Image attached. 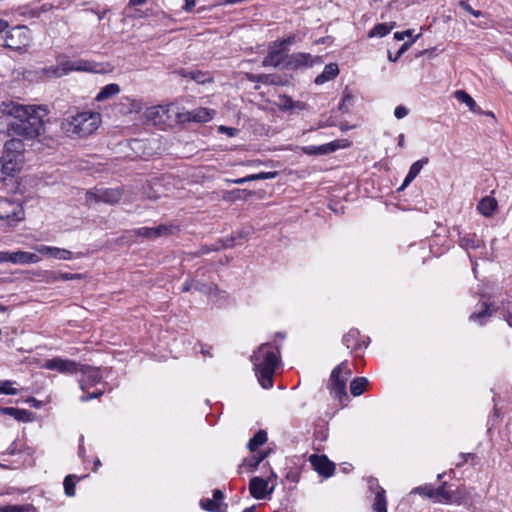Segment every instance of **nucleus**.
I'll return each mask as SVG.
<instances>
[{"mask_svg": "<svg viewBox=\"0 0 512 512\" xmlns=\"http://www.w3.org/2000/svg\"><path fill=\"white\" fill-rule=\"evenodd\" d=\"M49 111L43 105H23L14 101L0 104V136L34 140L45 132L44 118Z\"/></svg>", "mask_w": 512, "mask_h": 512, "instance_id": "f257e3e1", "label": "nucleus"}, {"mask_svg": "<svg viewBox=\"0 0 512 512\" xmlns=\"http://www.w3.org/2000/svg\"><path fill=\"white\" fill-rule=\"evenodd\" d=\"M278 347L271 343L261 344L251 356L255 374L264 389L273 387V376L279 364Z\"/></svg>", "mask_w": 512, "mask_h": 512, "instance_id": "f03ea898", "label": "nucleus"}, {"mask_svg": "<svg viewBox=\"0 0 512 512\" xmlns=\"http://www.w3.org/2000/svg\"><path fill=\"white\" fill-rule=\"evenodd\" d=\"M101 123L98 112L84 111L65 117L60 124L61 130L72 137H86L96 131Z\"/></svg>", "mask_w": 512, "mask_h": 512, "instance_id": "7ed1b4c3", "label": "nucleus"}, {"mask_svg": "<svg viewBox=\"0 0 512 512\" xmlns=\"http://www.w3.org/2000/svg\"><path fill=\"white\" fill-rule=\"evenodd\" d=\"M25 144L22 139L12 137L5 141L0 158L2 173L14 176L21 170L24 162Z\"/></svg>", "mask_w": 512, "mask_h": 512, "instance_id": "20e7f679", "label": "nucleus"}, {"mask_svg": "<svg viewBox=\"0 0 512 512\" xmlns=\"http://www.w3.org/2000/svg\"><path fill=\"white\" fill-rule=\"evenodd\" d=\"M180 114V107L173 103L153 106L146 111V117L161 129L181 124Z\"/></svg>", "mask_w": 512, "mask_h": 512, "instance_id": "39448f33", "label": "nucleus"}, {"mask_svg": "<svg viewBox=\"0 0 512 512\" xmlns=\"http://www.w3.org/2000/svg\"><path fill=\"white\" fill-rule=\"evenodd\" d=\"M347 361L341 362L336 366L330 375L328 389L333 398L337 399L342 406L346 405L348 395L346 392V383L350 378L352 372L347 367Z\"/></svg>", "mask_w": 512, "mask_h": 512, "instance_id": "423d86ee", "label": "nucleus"}, {"mask_svg": "<svg viewBox=\"0 0 512 512\" xmlns=\"http://www.w3.org/2000/svg\"><path fill=\"white\" fill-rule=\"evenodd\" d=\"M31 42V31L26 26H15L0 36V46L18 52H25Z\"/></svg>", "mask_w": 512, "mask_h": 512, "instance_id": "0eeeda50", "label": "nucleus"}, {"mask_svg": "<svg viewBox=\"0 0 512 512\" xmlns=\"http://www.w3.org/2000/svg\"><path fill=\"white\" fill-rule=\"evenodd\" d=\"M446 486L447 482H443L436 488L434 502L456 505H462L466 502V495L462 489L458 488L455 491H451L447 490Z\"/></svg>", "mask_w": 512, "mask_h": 512, "instance_id": "6e6552de", "label": "nucleus"}, {"mask_svg": "<svg viewBox=\"0 0 512 512\" xmlns=\"http://www.w3.org/2000/svg\"><path fill=\"white\" fill-rule=\"evenodd\" d=\"M177 231L178 227L175 225L161 224L157 227H140L137 229H133L130 231V233L134 236H140L147 238L149 240H155L162 236L172 235Z\"/></svg>", "mask_w": 512, "mask_h": 512, "instance_id": "1a4fd4ad", "label": "nucleus"}, {"mask_svg": "<svg viewBox=\"0 0 512 512\" xmlns=\"http://www.w3.org/2000/svg\"><path fill=\"white\" fill-rule=\"evenodd\" d=\"M80 365V363H77L70 359L54 357L52 359L45 361L42 367L47 370L58 371L59 373L62 374L73 375L79 372Z\"/></svg>", "mask_w": 512, "mask_h": 512, "instance_id": "9d476101", "label": "nucleus"}, {"mask_svg": "<svg viewBox=\"0 0 512 512\" xmlns=\"http://www.w3.org/2000/svg\"><path fill=\"white\" fill-rule=\"evenodd\" d=\"M41 258L34 253L25 251H0V263L10 262L13 264H31L38 263Z\"/></svg>", "mask_w": 512, "mask_h": 512, "instance_id": "9b49d317", "label": "nucleus"}, {"mask_svg": "<svg viewBox=\"0 0 512 512\" xmlns=\"http://www.w3.org/2000/svg\"><path fill=\"white\" fill-rule=\"evenodd\" d=\"M91 64L84 60H65L59 62V65L54 68H50L48 71L52 73L55 77H61L63 75L68 74L71 71H90Z\"/></svg>", "mask_w": 512, "mask_h": 512, "instance_id": "f8f14e48", "label": "nucleus"}, {"mask_svg": "<svg viewBox=\"0 0 512 512\" xmlns=\"http://www.w3.org/2000/svg\"><path fill=\"white\" fill-rule=\"evenodd\" d=\"M79 372L82 373V378L80 379L79 383L83 392L87 391L90 387L100 383L103 378L100 369L96 367L81 364Z\"/></svg>", "mask_w": 512, "mask_h": 512, "instance_id": "ddd939ff", "label": "nucleus"}, {"mask_svg": "<svg viewBox=\"0 0 512 512\" xmlns=\"http://www.w3.org/2000/svg\"><path fill=\"white\" fill-rule=\"evenodd\" d=\"M216 112L212 109L199 107L191 111H181L180 123L196 122L205 123L213 119Z\"/></svg>", "mask_w": 512, "mask_h": 512, "instance_id": "4468645a", "label": "nucleus"}, {"mask_svg": "<svg viewBox=\"0 0 512 512\" xmlns=\"http://www.w3.org/2000/svg\"><path fill=\"white\" fill-rule=\"evenodd\" d=\"M292 38L285 39L279 43H276L270 48L268 54L262 61L263 67H278L283 60L284 46L292 43Z\"/></svg>", "mask_w": 512, "mask_h": 512, "instance_id": "2eb2a0df", "label": "nucleus"}, {"mask_svg": "<svg viewBox=\"0 0 512 512\" xmlns=\"http://www.w3.org/2000/svg\"><path fill=\"white\" fill-rule=\"evenodd\" d=\"M122 192L118 188L101 189L97 192H87L89 201L103 202L107 204H115L120 201Z\"/></svg>", "mask_w": 512, "mask_h": 512, "instance_id": "dca6fc26", "label": "nucleus"}, {"mask_svg": "<svg viewBox=\"0 0 512 512\" xmlns=\"http://www.w3.org/2000/svg\"><path fill=\"white\" fill-rule=\"evenodd\" d=\"M309 461L319 475L328 478L333 475L335 465L325 456L313 454Z\"/></svg>", "mask_w": 512, "mask_h": 512, "instance_id": "f3484780", "label": "nucleus"}, {"mask_svg": "<svg viewBox=\"0 0 512 512\" xmlns=\"http://www.w3.org/2000/svg\"><path fill=\"white\" fill-rule=\"evenodd\" d=\"M250 494L256 499H264L274 490V485L269 487L268 480L260 477H253L249 484Z\"/></svg>", "mask_w": 512, "mask_h": 512, "instance_id": "a211bd4d", "label": "nucleus"}, {"mask_svg": "<svg viewBox=\"0 0 512 512\" xmlns=\"http://www.w3.org/2000/svg\"><path fill=\"white\" fill-rule=\"evenodd\" d=\"M276 105L282 111H301L306 109V104L301 101H294L286 94H280L277 98Z\"/></svg>", "mask_w": 512, "mask_h": 512, "instance_id": "6ab92c4d", "label": "nucleus"}, {"mask_svg": "<svg viewBox=\"0 0 512 512\" xmlns=\"http://www.w3.org/2000/svg\"><path fill=\"white\" fill-rule=\"evenodd\" d=\"M341 147L342 146L339 144V141H333L320 146H305L302 148V151L307 155H326Z\"/></svg>", "mask_w": 512, "mask_h": 512, "instance_id": "aec40b11", "label": "nucleus"}, {"mask_svg": "<svg viewBox=\"0 0 512 512\" xmlns=\"http://www.w3.org/2000/svg\"><path fill=\"white\" fill-rule=\"evenodd\" d=\"M459 245L465 249H478L484 247V241L477 237L475 233H458Z\"/></svg>", "mask_w": 512, "mask_h": 512, "instance_id": "412c9836", "label": "nucleus"}, {"mask_svg": "<svg viewBox=\"0 0 512 512\" xmlns=\"http://www.w3.org/2000/svg\"><path fill=\"white\" fill-rule=\"evenodd\" d=\"M249 80L252 82H260L267 85L284 86L287 80L276 74H252L249 75Z\"/></svg>", "mask_w": 512, "mask_h": 512, "instance_id": "4be33fe9", "label": "nucleus"}, {"mask_svg": "<svg viewBox=\"0 0 512 512\" xmlns=\"http://www.w3.org/2000/svg\"><path fill=\"white\" fill-rule=\"evenodd\" d=\"M13 209L6 215L0 214V226H14L15 223L23 219V208L19 204H12Z\"/></svg>", "mask_w": 512, "mask_h": 512, "instance_id": "5701e85b", "label": "nucleus"}, {"mask_svg": "<svg viewBox=\"0 0 512 512\" xmlns=\"http://www.w3.org/2000/svg\"><path fill=\"white\" fill-rule=\"evenodd\" d=\"M429 162V159L427 157H423L422 159L414 162L408 171V174L406 175L402 185L400 186L399 190H404L421 172L424 165H426Z\"/></svg>", "mask_w": 512, "mask_h": 512, "instance_id": "b1692460", "label": "nucleus"}, {"mask_svg": "<svg viewBox=\"0 0 512 512\" xmlns=\"http://www.w3.org/2000/svg\"><path fill=\"white\" fill-rule=\"evenodd\" d=\"M313 65L312 56L306 53H296L289 57L286 66L292 69L300 67H311Z\"/></svg>", "mask_w": 512, "mask_h": 512, "instance_id": "393cba45", "label": "nucleus"}, {"mask_svg": "<svg viewBox=\"0 0 512 512\" xmlns=\"http://www.w3.org/2000/svg\"><path fill=\"white\" fill-rule=\"evenodd\" d=\"M359 331L357 329H351L346 335L343 337V344L347 348L359 349L361 347L366 348L369 344V338H366L363 341H358Z\"/></svg>", "mask_w": 512, "mask_h": 512, "instance_id": "a878e982", "label": "nucleus"}, {"mask_svg": "<svg viewBox=\"0 0 512 512\" xmlns=\"http://www.w3.org/2000/svg\"><path fill=\"white\" fill-rule=\"evenodd\" d=\"M0 413L9 415L21 422H30L32 421V413L25 409H19L15 407H0Z\"/></svg>", "mask_w": 512, "mask_h": 512, "instance_id": "bb28decb", "label": "nucleus"}, {"mask_svg": "<svg viewBox=\"0 0 512 512\" xmlns=\"http://www.w3.org/2000/svg\"><path fill=\"white\" fill-rule=\"evenodd\" d=\"M497 207V200L493 197L486 196L479 201L477 210L484 217H491L496 211Z\"/></svg>", "mask_w": 512, "mask_h": 512, "instance_id": "cd10ccee", "label": "nucleus"}, {"mask_svg": "<svg viewBox=\"0 0 512 512\" xmlns=\"http://www.w3.org/2000/svg\"><path fill=\"white\" fill-rule=\"evenodd\" d=\"M339 74V67L336 63H329L324 67V70L321 74H319L316 79L315 83L317 85H322L330 80H333L336 78Z\"/></svg>", "mask_w": 512, "mask_h": 512, "instance_id": "c85d7f7f", "label": "nucleus"}, {"mask_svg": "<svg viewBox=\"0 0 512 512\" xmlns=\"http://www.w3.org/2000/svg\"><path fill=\"white\" fill-rule=\"evenodd\" d=\"M454 97L459 102L466 104L471 112L480 113V108L478 107L477 103L466 91L457 90L454 92Z\"/></svg>", "mask_w": 512, "mask_h": 512, "instance_id": "c756f323", "label": "nucleus"}, {"mask_svg": "<svg viewBox=\"0 0 512 512\" xmlns=\"http://www.w3.org/2000/svg\"><path fill=\"white\" fill-rule=\"evenodd\" d=\"M373 510L375 512H387L386 492L382 487L377 488L373 501Z\"/></svg>", "mask_w": 512, "mask_h": 512, "instance_id": "7c9ffc66", "label": "nucleus"}, {"mask_svg": "<svg viewBox=\"0 0 512 512\" xmlns=\"http://www.w3.org/2000/svg\"><path fill=\"white\" fill-rule=\"evenodd\" d=\"M492 312L489 309L486 303H482L481 307L478 311L473 312L469 319L471 321L477 322L479 325H483L489 317H491Z\"/></svg>", "mask_w": 512, "mask_h": 512, "instance_id": "2f4dec72", "label": "nucleus"}, {"mask_svg": "<svg viewBox=\"0 0 512 512\" xmlns=\"http://www.w3.org/2000/svg\"><path fill=\"white\" fill-rule=\"evenodd\" d=\"M120 92V87L116 83H111L104 86L96 96L97 101L107 100Z\"/></svg>", "mask_w": 512, "mask_h": 512, "instance_id": "473e14b6", "label": "nucleus"}, {"mask_svg": "<svg viewBox=\"0 0 512 512\" xmlns=\"http://www.w3.org/2000/svg\"><path fill=\"white\" fill-rule=\"evenodd\" d=\"M267 441V433L264 430H259L248 442L247 447L250 451H256L257 448L262 446Z\"/></svg>", "mask_w": 512, "mask_h": 512, "instance_id": "72a5a7b5", "label": "nucleus"}, {"mask_svg": "<svg viewBox=\"0 0 512 512\" xmlns=\"http://www.w3.org/2000/svg\"><path fill=\"white\" fill-rule=\"evenodd\" d=\"M368 384V379L365 377L355 378L350 384V391L353 396H360Z\"/></svg>", "mask_w": 512, "mask_h": 512, "instance_id": "f704fd0d", "label": "nucleus"}, {"mask_svg": "<svg viewBox=\"0 0 512 512\" xmlns=\"http://www.w3.org/2000/svg\"><path fill=\"white\" fill-rule=\"evenodd\" d=\"M0 512H36L32 504H13L0 506Z\"/></svg>", "mask_w": 512, "mask_h": 512, "instance_id": "c9c22d12", "label": "nucleus"}, {"mask_svg": "<svg viewBox=\"0 0 512 512\" xmlns=\"http://www.w3.org/2000/svg\"><path fill=\"white\" fill-rule=\"evenodd\" d=\"M266 457L265 453H260L259 455H253L250 458H247L243 461L242 465L240 466V470L243 467H249L250 471H254L258 465L264 460Z\"/></svg>", "mask_w": 512, "mask_h": 512, "instance_id": "e433bc0d", "label": "nucleus"}, {"mask_svg": "<svg viewBox=\"0 0 512 512\" xmlns=\"http://www.w3.org/2000/svg\"><path fill=\"white\" fill-rule=\"evenodd\" d=\"M235 245V237L231 236L230 238H227L223 241H221V245H213L211 248H208L206 246L202 247L200 250L201 254L209 253L210 251H216L221 248H231Z\"/></svg>", "mask_w": 512, "mask_h": 512, "instance_id": "4c0bfd02", "label": "nucleus"}, {"mask_svg": "<svg viewBox=\"0 0 512 512\" xmlns=\"http://www.w3.org/2000/svg\"><path fill=\"white\" fill-rule=\"evenodd\" d=\"M64 493L68 497L75 496V487H76V476L75 475H67L64 478L63 482Z\"/></svg>", "mask_w": 512, "mask_h": 512, "instance_id": "58836bf2", "label": "nucleus"}, {"mask_svg": "<svg viewBox=\"0 0 512 512\" xmlns=\"http://www.w3.org/2000/svg\"><path fill=\"white\" fill-rule=\"evenodd\" d=\"M73 253L69 250L52 247L50 257L60 260H70L73 258Z\"/></svg>", "mask_w": 512, "mask_h": 512, "instance_id": "ea45409f", "label": "nucleus"}, {"mask_svg": "<svg viewBox=\"0 0 512 512\" xmlns=\"http://www.w3.org/2000/svg\"><path fill=\"white\" fill-rule=\"evenodd\" d=\"M435 490L436 488L433 487L431 484H426L424 486L416 487L412 490V493H418L421 495H424L425 497L435 500Z\"/></svg>", "mask_w": 512, "mask_h": 512, "instance_id": "a19ab883", "label": "nucleus"}, {"mask_svg": "<svg viewBox=\"0 0 512 512\" xmlns=\"http://www.w3.org/2000/svg\"><path fill=\"white\" fill-rule=\"evenodd\" d=\"M392 27L387 26L384 23L377 24L370 32L369 37H384L386 36L390 31Z\"/></svg>", "mask_w": 512, "mask_h": 512, "instance_id": "79ce46f5", "label": "nucleus"}, {"mask_svg": "<svg viewBox=\"0 0 512 512\" xmlns=\"http://www.w3.org/2000/svg\"><path fill=\"white\" fill-rule=\"evenodd\" d=\"M194 289L201 293L210 295L216 291V286L214 284H206L199 280H195Z\"/></svg>", "mask_w": 512, "mask_h": 512, "instance_id": "37998d69", "label": "nucleus"}, {"mask_svg": "<svg viewBox=\"0 0 512 512\" xmlns=\"http://www.w3.org/2000/svg\"><path fill=\"white\" fill-rule=\"evenodd\" d=\"M200 505L204 510H207L209 512L219 511V503L213 499H202L200 501Z\"/></svg>", "mask_w": 512, "mask_h": 512, "instance_id": "c03bdc74", "label": "nucleus"}, {"mask_svg": "<svg viewBox=\"0 0 512 512\" xmlns=\"http://www.w3.org/2000/svg\"><path fill=\"white\" fill-rule=\"evenodd\" d=\"M352 100H353V96L351 95V93L345 92L343 95V98L338 106V109L342 113H347L349 111V107L352 103Z\"/></svg>", "mask_w": 512, "mask_h": 512, "instance_id": "a18cd8bd", "label": "nucleus"}, {"mask_svg": "<svg viewBox=\"0 0 512 512\" xmlns=\"http://www.w3.org/2000/svg\"><path fill=\"white\" fill-rule=\"evenodd\" d=\"M12 384V381H0V393L6 395L18 394V390L16 388L11 387Z\"/></svg>", "mask_w": 512, "mask_h": 512, "instance_id": "49530a36", "label": "nucleus"}, {"mask_svg": "<svg viewBox=\"0 0 512 512\" xmlns=\"http://www.w3.org/2000/svg\"><path fill=\"white\" fill-rule=\"evenodd\" d=\"M189 77L198 83H205L210 80V77L208 74L202 73L200 71L189 72Z\"/></svg>", "mask_w": 512, "mask_h": 512, "instance_id": "de8ad7c7", "label": "nucleus"}, {"mask_svg": "<svg viewBox=\"0 0 512 512\" xmlns=\"http://www.w3.org/2000/svg\"><path fill=\"white\" fill-rule=\"evenodd\" d=\"M459 6L474 17L482 16V12L480 10L473 9L470 4L464 0L459 1Z\"/></svg>", "mask_w": 512, "mask_h": 512, "instance_id": "09e8293b", "label": "nucleus"}, {"mask_svg": "<svg viewBox=\"0 0 512 512\" xmlns=\"http://www.w3.org/2000/svg\"><path fill=\"white\" fill-rule=\"evenodd\" d=\"M418 37L419 36H417L415 39H412L410 42L404 43L402 47L398 50V52H396V56L394 58L392 57L391 54H389V60L393 62L397 61L402 56V54L408 49V47L411 46L416 41Z\"/></svg>", "mask_w": 512, "mask_h": 512, "instance_id": "8fccbe9b", "label": "nucleus"}, {"mask_svg": "<svg viewBox=\"0 0 512 512\" xmlns=\"http://www.w3.org/2000/svg\"><path fill=\"white\" fill-rule=\"evenodd\" d=\"M459 457L460 461L456 463V467H461L469 461L474 464V460L476 459V455L473 453H462Z\"/></svg>", "mask_w": 512, "mask_h": 512, "instance_id": "3c124183", "label": "nucleus"}, {"mask_svg": "<svg viewBox=\"0 0 512 512\" xmlns=\"http://www.w3.org/2000/svg\"><path fill=\"white\" fill-rule=\"evenodd\" d=\"M102 394H103L102 390H97L92 393H86V391H85L84 394L80 397V400L82 402H87L91 399L99 398Z\"/></svg>", "mask_w": 512, "mask_h": 512, "instance_id": "603ef678", "label": "nucleus"}, {"mask_svg": "<svg viewBox=\"0 0 512 512\" xmlns=\"http://www.w3.org/2000/svg\"><path fill=\"white\" fill-rule=\"evenodd\" d=\"M58 277L60 278V280L69 281V280L81 279L82 275L81 274H72V273L58 272Z\"/></svg>", "mask_w": 512, "mask_h": 512, "instance_id": "864d4df0", "label": "nucleus"}, {"mask_svg": "<svg viewBox=\"0 0 512 512\" xmlns=\"http://www.w3.org/2000/svg\"><path fill=\"white\" fill-rule=\"evenodd\" d=\"M504 318L507 321L508 325L512 327V302L508 303L504 307Z\"/></svg>", "mask_w": 512, "mask_h": 512, "instance_id": "5fc2aeb1", "label": "nucleus"}, {"mask_svg": "<svg viewBox=\"0 0 512 512\" xmlns=\"http://www.w3.org/2000/svg\"><path fill=\"white\" fill-rule=\"evenodd\" d=\"M394 115L397 119H402L408 115V109L405 106L399 105L395 108Z\"/></svg>", "mask_w": 512, "mask_h": 512, "instance_id": "6e6d98bb", "label": "nucleus"}, {"mask_svg": "<svg viewBox=\"0 0 512 512\" xmlns=\"http://www.w3.org/2000/svg\"><path fill=\"white\" fill-rule=\"evenodd\" d=\"M218 130L221 133H225L229 137H234L238 132L237 129L232 128V127H226V126H219Z\"/></svg>", "mask_w": 512, "mask_h": 512, "instance_id": "4d7b16f0", "label": "nucleus"}, {"mask_svg": "<svg viewBox=\"0 0 512 512\" xmlns=\"http://www.w3.org/2000/svg\"><path fill=\"white\" fill-rule=\"evenodd\" d=\"M38 253L42 255L50 256L52 246H46V245H37L34 248Z\"/></svg>", "mask_w": 512, "mask_h": 512, "instance_id": "13d9d810", "label": "nucleus"}, {"mask_svg": "<svg viewBox=\"0 0 512 512\" xmlns=\"http://www.w3.org/2000/svg\"><path fill=\"white\" fill-rule=\"evenodd\" d=\"M277 175V172H260L256 174L257 180L273 179Z\"/></svg>", "mask_w": 512, "mask_h": 512, "instance_id": "bf43d9fd", "label": "nucleus"}, {"mask_svg": "<svg viewBox=\"0 0 512 512\" xmlns=\"http://www.w3.org/2000/svg\"><path fill=\"white\" fill-rule=\"evenodd\" d=\"M368 487L369 489L374 492L376 494V491H377V488L378 487H381L379 484H378V481L376 478H373V477H370L368 479Z\"/></svg>", "mask_w": 512, "mask_h": 512, "instance_id": "052dcab7", "label": "nucleus"}, {"mask_svg": "<svg viewBox=\"0 0 512 512\" xmlns=\"http://www.w3.org/2000/svg\"><path fill=\"white\" fill-rule=\"evenodd\" d=\"M411 35H412V30H406L404 32H396L394 34V37H395V39L400 41V40H403L405 36L410 37Z\"/></svg>", "mask_w": 512, "mask_h": 512, "instance_id": "680f3d73", "label": "nucleus"}, {"mask_svg": "<svg viewBox=\"0 0 512 512\" xmlns=\"http://www.w3.org/2000/svg\"><path fill=\"white\" fill-rule=\"evenodd\" d=\"M196 5V0H185L184 10L186 12H191Z\"/></svg>", "mask_w": 512, "mask_h": 512, "instance_id": "e2e57ef3", "label": "nucleus"}, {"mask_svg": "<svg viewBox=\"0 0 512 512\" xmlns=\"http://www.w3.org/2000/svg\"><path fill=\"white\" fill-rule=\"evenodd\" d=\"M194 285H195V280H190V281H186L183 285V291L184 292H188L190 291L191 289H194Z\"/></svg>", "mask_w": 512, "mask_h": 512, "instance_id": "0e129e2a", "label": "nucleus"}, {"mask_svg": "<svg viewBox=\"0 0 512 512\" xmlns=\"http://www.w3.org/2000/svg\"><path fill=\"white\" fill-rule=\"evenodd\" d=\"M213 497H214L213 500L218 502L219 500H221L223 498V493L220 490H215L213 493Z\"/></svg>", "mask_w": 512, "mask_h": 512, "instance_id": "69168bd1", "label": "nucleus"}, {"mask_svg": "<svg viewBox=\"0 0 512 512\" xmlns=\"http://www.w3.org/2000/svg\"><path fill=\"white\" fill-rule=\"evenodd\" d=\"M8 26H9V24L7 21L0 19V33L6 31Z\"/></svg>", "mask_w": 512, "mask_h": 512, "instance_id": "338daca9", "label": "nucleus"}, {"mask_svg": "<svg viewBox=\"0 0 512 512\" xmlns=\"http://www.w3.org/2000/svg\"><path fill=\"white\" fill-rule=\"evenodd\" d=\"M50 281H59L60 278L58 277V272H50L49 278Z\"/></svg>", "mask_w": 512, "mask_h": 512, "instance_id": "774afa93", "label": "nucleus"}]
</instances>
